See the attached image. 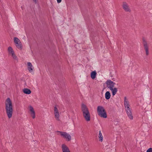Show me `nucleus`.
Wrapping results in <instances>:
<instances>
[{
  "label": "nucleus",
  "instance_id": "nucleus-23",
  "mask_svg": "<svg viewBox=\"0 0 152 152\" xmlns=\"http://www.w3.org/2000/svg\"><path fill=\"white\" fill-rule=\"evenodd\" d=\"M57 3H59L61 1V0H57Z\"/></svg>",
  "mask_w": 152,
  "mask_h": 152
},
{
  "label": "nucleus",
  "instance_id": "nucleus-17",
  "mask_svg": "<svg viewBox=\"0 0 152 152\" xmlns=\"http://www.w3.org/2000/svg\"><path fill=\"white\" fill-rule=\"evenodd\" d=\"M99 141L101 142H102L103 140V136L100 131H99Z\"/></svg>",
  "mask_w": 152,
  "mask_h": 152
},
{
  "label": "nucleus",
  "instance_id": "nucleus-16",
  "mask_svg": "<svg viewBox=\"0 0 152 152\" xmlns=\"http://www.w3.org/2000/svg\"><path fill=\"white\" fill-rule=\"evenodd\" d=\"M111 95L109 91H107L105 94V98L106 99H109Z\"/></svg>",
  "mask_w": 152,
  "mask_h": 152
},
{
  "label": "nucleus",
  "instance_id": "nucleus-6",
  "mask_svg": "<svg viewBox=\"0 0 152 152\" xmlns=\"http://www.w3.org/2000/svg\"><path fill=\"white\" fill-rule=\"evenodd\" d=\"M60 133V134L64 138L67 139L68 141H69L71 140V136L66 132H63L57 131Z\"/></svg>",
  "mask_w": 152,
  "mask_h": 152
},
{
  "label": "nucleus",
  "instance_id": "nucleus-15",
  "mask_svg": "<svg viewBox=\"0 0 152 152\" xmlns=\"http://www.w3.org/2000/svg\"><path fill=\"white\" fill-rule=\"evenodd\" d=\"M23 91L24 93L27 94H29L31 93V91L27 88H25L23 89Z\"/></svg>",
  "mask_w": 152,
  "mask_h": 152
},
{
  "label": "nucleus",
  "instance_id": "nucleus-20",
  "mask_svg": "<svg viewBox=\"0 0 152 152\" xmlns=\"http://www.w3.org/2000/svg\"><path fill=\"white\" fill-rule=\"evenodd\" d=\"M14 41L15 44H18V42H20L19 39L17 37L14 38Z\"/></svg>",
  "mask_w": 152,
  "mask_h": 152
},
{
  "label": "nucleus",
  "instance_id": "nucleus-12",
  "mask_svg": "<svg viewBox=\"0 0 152 152\" xmlns=\"http://www.w3.org/2000/svg\"><path fill=\"white\" fill-rule=\"evenodd\" d=\"M27 65H28V71L30 72H31L33 71V66L31 64L30 62H28L27 63Z\"/></svg>",
  "mask_w": 152,
  "mask_h": 152
},
{
  "label": "nucleus",
  "instance_id": "nucleus-8",
  "mask_svg": "<svg viewBox=\"0 0 152 152\" xmlns=\"http://www.w3.org/2000/svg\"><path fill=\"white\" fill-rule=\"evenodd\" d=\"M123 8L126 12H130L131 10L129 7V6L127 3L125 2H123V5L122 6Z\"/></svg>",
  "mask_w": 152,
  "mask_h": 152
},
{
  "label": "nucleus",
  "instance_id": "nucleus-13",
  "mask_svg": "<svg viewBox=\"0 0 152 152\" xmlns=\"http://www.w3.org/2000/svg\"><path fill=\"white\" fill-rule=\"evenodd\" d=\"M96 74L97 73L95 70L92 72L91 73V78L92 79H94L96 78Z\"/></svg>",
  "mask_w": 152,
  "mask_h": 152
},
{
  "label": "nucleus",
  "instance_id": "nucleus-2",
  "mask_svg": "<svg viewBox=\"0 0 152 152\" xmlns=\"http://www.w3.org/2000/svg\"><path fill=\"white\" fill-rule=\"evenodd\" d=\"M106 83L107 84V87L111 91L113 96H114L118 91L117 88H113L115 83L112 81L110 80H108L106 81Z\"/></svg>",
  "mask_w": 152,
  "mask_h": 152
},
{
  "label": "nucleus",
  "instance_id": "nucleus-1",
  "mask_svg": "<svg viewBox=\"0 0 152 152\" xmlns=\"http://www.w3.org/2000/svg\"><path fill=\"white\" fill-rule=\"evenodd\" d=\"M6 113L9 118H11L13 114V107L12 101L9 98L6 100L5 103Z\"/></svg>",
  "mask_w": 152,
  "mask_h": 152
},
{
  "label": "nucleus",
  "instance_id": "nucleus-22",
  "mask_svg": "<svg viewBox=\"0 0 152 152\" xmlns=\"http://www.w3.org/2000/svg\"><path fill=\"white\" fill-rule=\"evenodd\" d=\"M146 152H152V148H149L146 151Z\"/></svg>",
  "mask_w": 152,
  "mask_h": 152
},
{
  "label": "nucleus",
  "instance_id": "nucleus-5",
  "mask_svg": "<svg viewBox=\"0 0 152 152\" xmlns=\"http://www.w3.org/2000/svg\"><path fill=\"white\" fill-rule=\"evenodd\" d=\"M98 115L101 117L106 118L107 117L106 113L104 108L102 106H98L97 108Z\"/></svg>",
  "mask_w": 152,
  "mask_h": 152
},
{
  "label": "nucleus",
  "instance_id": "nucleus-11",
  "mask_svg": "<svg viewBox=\"0 0 152 152\" xmlns=\"http://www.w3.org/2000/svg\"><path fill=\"white\" fill-rule=\"evenodd\" d=\"M30 110L31 112V116L33 118H34L35 117V112L33 108L31 106H30Z\"/></svg>",
  "mask_w": 152,
  "mask_h": 152
},
{
  "label": "nucleus",
  "instance_id": "nucleus-3",
  "mask_svg": "<svg viewBox=\"0 0 152 152\" xmlns=\"http://www.w3.org/2000/svg\"><path fill=\"white\" fill-rule=\"evenodd\" d=\"M82 110L83 115L86 121H88L90 120V115L88 108L84 104H82L81 106Z\"/></svg>",
  "mask_w": 152,
  "mask_h": 152
},
{
  "label": "nucleus",
  "instance_id": "nucleus-9",
  "mask_svg": "<svg viewBox=\"0 0 152 152\" xmlns=\"http://www.w3.org/2000/svg\"><path fill=\"white\" fill-rule=\"evenodd\" d=\"M54 112L55 117L56 118V119L57 121H59V114L58 112L57 108L56 106L54 108Z\"/></svg>",
  "mask_w": 152,
  "mask_h": 152
},
{
  "label": "nucleus",
  "instance_id": "nucleus-18",
  "mask_svg": "<svg viewBox=\"0 0 152 152\" xmlns=\"http://www.w3.org/2000/svg\"><path fill=\"white\" fill-rule=\"evenodd\" d=\"M8 50L9 54H11L12 53L14 52L12 48L10 46L8 47Z\"/></svg>",
  "mask_w": 152,
  "mask_h": 152
},
{
  "label": "nucleus",
  "instance_id": "nucleus-19",
  "mask_svg": "<svg viewBox=\"0 0 152 152\" xmlns=\"http://www.w3.org/2000/svg\"><path fill=\"white\" fill-rule=\"evenodd\" d=\"M16 47L20 49H22V46L21 43L20 42H19L18 43V44H15Z\"/></svg>",
  "mask_w": 152,
  "mask_h": 152
},
{
  "label": "nucleus",
  "instance_id": "nucleus-25",
  "mask_svg": "<svg viewBox=\"0 0 152 152\" xmlns=\"http://www.w3.org/2000/svg\"><path fill=\"white\" fill-rule=\"evenodd\" d=\"M128 102V101H127V99H126V97H124V102Z\"/></svg>",
  "mask_w": 152,
  "mask_h": 152
},
{
  "label": "nucleus",
  "instance_id": "nucleus-21",
  "mask_svg": "<svg viewBox=\"0 0 152 152\" xmlns=\"http://www.w3.org/2000/svg\"><path fill=\"white\" fill-rule=\"evenodd\" d=\"M11 54L12 55V57L14 59H17V57L15 54L14 52L12 53V54Z\"/></svg>",
  "mask_w": 152,
  "mask_h": 152
},
{
  "label": "nucleus",
  "instance_id": "nucleus-4",
  "mask_svg": "<svg viewBox=\"0 0 152 152\" xmlns=\"http://www.w3.org/2000/svg\"><path fill=\"white\" fill-rule=\"evenodd\" d=\"M124 106L125 107V109L126 111V113L128 117L131 119H133V116L132 113V110L130 108V105L128 102H124Z\"/></svg>",
  "mask_w": 152,
  "mask_h": 152
},
{
  "label": "nucleus",
  "instance_id": "nucleus-26",
  "mask_svg": "<svg viewBox=\"0 0 152 152\" xmlns=\"http://www.w3.org/2000/svg\"><path fill=\"white\" fill-rule=\"evenodd\" d=\"M113 79H114V78H113V79H112V80H114Z\"/></svg>",
  "mask_w": 152,
  "mask_h": 152
},
{
  "label": "nucleus",
  "instance_id": "nucleus-7",
  "mask_svg": "<svg viewBox=\"0 0 152 152\" xmlns=\"http://www.w3.org/2000/svg\"><path fill=\"white\" fill-rule=\"evenodd\" d=\"M143 44L144 49L146 52V54L147 56L148 55L149 53L148 51V45L147 42L144 39H143Z\"/></svg>",
  "mask_w": 152,
  "mask_h": 152
},
{
  "label": "nucleus",
  "instance_id": "nucleus-14",
  "mask_svg": "<svg viewBox=\"0 0 152 152\" xmlns=\"http://www.w3.org/2000/svg\"><path fill=\"white\" fill-rule=\"evenodd\" d=\"M83 148L86 151H87L89 149V145L87 142H85L83 144Z\"/></svg>",
  "mask_w": 152,
  "mask_h": 152
},
{
  "label": "nucleus",
  "instance_id": "nucleus-10",
  "mask_svg": "<svg viewBox=\"0 0 152 152\" xmlns=\"http://www.w3.org/2000/svg\"><path fill=\"white\" fill-rule=\"evenodd\" d=\"M61 148L63 152H70L69 148L64 144L62 145Z\"/></svg>",
  "mask_w": 152,
  "mask_h": 152
},
{
  "label": "nucleus",
  "instance_id": "nucleus-24",
  "mask_svg": "<svg viewBox=\"0 0 152 152\" xmlns=\"http://www.w3.org/2000/svg\"><path fill=\"white\" fill-rule=\"evenodd\" d=\"M38 0H33V1L35 4H37V1Z\"/></svg>",
  "mask_w": 152,
  "mask_h": 152
}]
</instances>
